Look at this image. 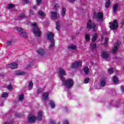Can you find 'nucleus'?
Segmentation results:
<instances>
[{"label": "nucleus", "mask_w": 124, "mask_h": 124, "mask_svg": "<svg viewBox=\"0 0 124 124\" xmlns=\"http://www.w3.org/2000/svg\"><path fill=\"white\" fill-rule=\"evenodd\" d=\"M70 0V1H71V2H72V1H75V0Z\"/></svg>", "instance_id": "52"}, {"label": "nucleus", "mask_w": 124, "mask_h": 124, "mask_svg": "<svg viewBox=\"0 0 124 124\" xmlns=\"http://www.w3.org/2000/svg\"><path fill=\"white\" fill-rule=\"evenodd\" d=\"M102 56L104 59H108L109 57V55L106 51H103Z\"/></svg>", "instance_id": "17"}, {"label": "nucleus", "mask_w": 124, "mask_h": 124, "mask_svg": "<svg viewBox=\"0 0 124 124\" xmlns=\"http://www.w3.org/2000/svg\"><path fill=\"white\" fill-rule=\"evenodd\" d=\"M30 2V0H23V3L26 4V3H29Z\"/></svg>", "instance_id": "44"}, {"label": "nucleus", "mask_w": 124, "mask_h": 124, "mask_svg": "<svg viewBox=\"0 0 124 124\" xmlns=\"http://www.w3.org/2000/svg\"><path fill=\"white\" fill-rule=\"evenodd\" d=\"M24 99V94H21L19 96V100L20 101L23 100Z\"/></svg>", "instance_id": "36"}, {"label": "nucleus", "mask_w": 124, "mask_h": 124, "mask_svg": "<svg viewBox=\"0 0 124 124\" xmlns=\"http://www.w3.org/2000/svg\"><path fill=\"white\" fill-rule=\"evenodd\" d=\"M36 1L37 2V4L38 6V5H39L41 2V0H36Z\"/></svg>", "instance_id": "43"}, {"label": "nucleus", "mask_w": 124, "mask_h": 124, "mask_svg": "<svg viewBox=\"0 0 124 124\" xmlns=\"http://www.w3.org/2000/svg\"><path fill=\"white\" fill-rule=\"evenodd\" d=\"M1 96L3 98L7 97L8 96V93L4 92L2 93Z\"/></svg>", "instance_id": "33"}, {"label": "nucleus", "mask_w": 124, "mask_h": 124, "mask_svg": "<svg viewBox=\"0 0 124 124\" xmlns=\"http://www.w3.org/2000/svg\"><path fill=\"white\" fill-rule=\"evenodd\" d=\"M38 14L40 16H41V17H45V13L42 11H39Z\"/></svg>", "instance_id": "27"}, {"label": "nucleus", "mask_w": 124, "mask_h": 124, "mask_svg": "<svg viewBox=\"0 0 124 124\" xmlns=\"http://www.w3.org/2000/svg\"><path fill=\"white\" fill-rule=\"evenodd\" d=\"M89 70H90V69L87 66L85 67L83 69V71L86 75L89 74Z\"/></svg>", "instance_id": "22"}, {"label": "nucleus", "mask_w": 124, "mask_h": 124, "mask_svg": "<svg viewBox=\"0 0 124 124\" xmlns=\"http://www.w3.org/2000/svg\"><path fill=\"white\" fill-rule=\"evenodd\" d=\"M33 9H37V5L34 6L33 7Z\"/></svg>", "instance_id": "49"}, {"label": "nucleus", "mask_w": 124, "mask_h": 124, "mask_svg": "<svg viewBox=\"0 0 124 124\" xmlns=\"http://www.w3.org/2000/svg\"><path fill=\"white\" fill-rule=\"evenodd\" d=\"M15 5L13 4H9L8 6H7V8H9V9H11V8H13V7H14Z\"/></svg>", "instance_id": "35"}, {"label": "nucleus", "mask_w": 124, "mask_h": 124, "mask_svg": "<svg viewBox=\"0 0 124 124\" xmlns=\"http://www.w3.org/2000/svg\"><path fill=\"white\" fill-rule=\"evenodd\" d=\"M51 17L52 19L56 20V19L58 18V13H57L56 12L51 11Z\"/></svg>", "instance_id": "13"}, {"label": "nucleus", "mask_w": 124, "mask_h": 124, "mask_svg": "<svg viewBox=\"0 0 124 124\" xmlns=\"http://www.w3.org/2000/svg\"><path fill=\"white\" fill-rule=\"evenodd\" d=\"M58 73L59 74V78L61 79V81L62 79L65 78V77L63 76H66V73L65 71L63 68H60L58 69Z\"/></svg>", "instance_id": "4"}, {"label": "nucleus", "mask_w": 124, "mask_h": 124, "mask_svg": "<svg viewBox=\"0 0 124 124\" xmlns=\"http://www.w3.org/2000/svg\"><path fill=\"white\" fill-rule=\"evenodd\" d=\"M17 31H19V34L21 37H24V38H27V32L23 31L22 28H17Z\"/></svg>", "instance_id": "7"}, {"label": "nucleus", "mask_w": 124, "mask_h": 124, "mask_svg": "<svg viewBox=\"0 0 124 124\" xmlns=\"http://www.w3.org/2000/svg\"><path fill=\"white\" fill-rule=\"evenodd\" d=\"M82 66V61H76L71 66V68H77Z\"/></svg>", "instance_id": "8"}, {"label": "nucleus", "mask_w": 124, "mask_h": 124, "mask_svg": "<svg viewBox=\"0 0 124 124\" xmlns=\"http://www.w3.org/2000/svg\"><path fill=\"white\" fill-rule=\"evenodd\" d=\"M19 16L20 18H24L25 17V14L20 15Z\"/></svg>", "instance_id": "47"}, {"label": "nucleus", "mask_w": 124, "mask_h": 124, "mask_svg": "<svg viewBox=\"0 0 124 124\" xmlns=\"http://www.w3.org/2000/svg\"><path fill=\"white\" fill-rule=\"evenodd\" d=\"M65 112H67V111H68L67 109V108H65Z\"/></svg>", "instance_id": "51"}, {"label": "nucleus", "mask_w": 124, "mask_h": 124, "mask_svg": "<svg viewBox=\"0 0 124 124\" xmlns=\"http://www.w3.org/2000/svg\"><path fill=\"white\" fill-rule=\"evenodd\" d=\"M43 91H44V88H39L38 90H37V92L38 93H41L42 92H43Z\"/></svg>", "instance_id": "40"}, {"label": "nucleus", "mask_w": 124, "mask_h": 124, "mask_svg": "<svg viewBox=\"0 0 124 124\" xmlns=\"http://www.w3.org/2000/svg\"><path fill=\"white\" fill-rule=\"evenodd\" d=\"M68 49H71L72 50H76L77 47L76 46L74 45H70L68 46Z\"/></svg>", "instance_id": "21"}, {"label": "nucleus", "mask_w": 124, "mask_h": 124, "mask_svg": "<svg viewBox=\"0 0 124 124\" xmlns=\"http://www.w3.org/2000/svg\"><path fill=\"white\" fill-rule=\"evenodd\" d=\"M90 47L92 49H95V48H96V44L94 43H92L90 45Z\"/></svg>", "instance_id": "26"}, {"label": "nucleus", "mask_w": 124, "mask_h": 124, "mask_svg": "<svg viewBox=\"0 0 124 124\" xmlns=\"http://www.w3.org/2000/svg\"><path fill=\"white\" fill-rule=\"evenodd\" d=\"M55 35L52 32H49L47 34V39L50 41V44L49 45V49H53L54 46H55V40H54V37Z\"/></svg>", "instance_id": "1"}, {"label": "nucleus", "mask_w": 124, "mask_h": 124, "mask_svg": "<svg viewBox=\"0 0 124 124\" xmlns=\"http://www.w3.org/2000/svg\"><path fill=\"white\" fill-rule=\"evenodd\" d=\"M111 5V2H110V0H107V2L105 4V7H109Z\"/></svg>", "instance_id": "25"}, {"label": "nucleus", "mask_w": 124, "mask_h": 124, "mask_svg": "<svg viewBox=\"0 0 124 124\" xmlns=\"http://www.w3.org/2000/svg\"><path fill=\"white\" fill-rule=\"evenodd\" d=\"M63 86H65L67 89H70L71 88L74 84V82H73V80L72 79H68L67 80H65V78L64 79H62L61 80Z\"/></svg>", "instance_id": "2"}, {"label": "nucleus", "mask_w": 124, "mask_h": 124, "mask_svg": "<svg viewBox=\"0 0 124 124\" xmlns=\"http://www.w3.org/2000/svg\"><path fill=\"white\" fill-rule=\"evenodd\" d=\"M35 120H36V118L33 115H30L28 116L29 123H34Z\"/></svg>", "instance_id": "12"}, {"label": "nucleus", "mask_w": 124, "mask_h": 124, "mask_svg": "<svg viewBox=\"0 0 124 124\" xmlns=\"http://www.w3.org/2000/svg\"><path fill=\"white\" fill-rule=\"evenodd\" d=\"M118 4H115L113 6V12L115 13L117 12V10H118Z\"/></svg>", "instance_id": "24"}, {"label": "nucleus", "mask_w": 124, "mask_h": 124, "mask_svg": "<svg viewBox=\"0 0 124 124\" xmlns=\"http://www.w3.org/2000/svg\"><path fill=\"white\" fill-rule=\"evenodd\" d=\"M37 52L38 54L40 56H43V55L45 54V52H44V50H43V49L42 48H39V49H38Z\"/></svg>", "instance_id": "16"}, {"label": "nucleus", "mask_w": 124, "mask_h": 124, "mask_svg": "<svg viewBox=\"0 0 124 124\" xmlns=\"http://www.w3.org/2000/svg\"><path fill=\"white\" fill-rule=\"evenodd\" d=\"M43 100H46L47 99H48V97H49V93H48L47 92H46L45 93H44L43 94Z\"/></svg>", "instance_id": "15"}, {"label": "nucleus", "mask_w": 124, "mask_h": 124, "mask_svg": "<svg viewBox=\"0 0 124 124\" xmlns=\"http://www.w3.org/2000/svg\"><path fill=\"white\" fill-rule=\"evenodd\" d=\"M29 13L30 16H32V15H34V12L33 11V10H32V9L30 10Z\"/></svg>", "instance_id": "37"}, {"label": "nucleus", "mask_w": 124, "mask_h": 124, "mask_svg": "<svg viewBox=\"0 0 124 124\" xmlns=\"http://www.w3.org/2000/svg\"><path fill=\"white\" fill-rule=\"evenodd\" d=\"M17 117H19V115H16Z\"/></svg>", "instance_id": "54"}, {"label": "nucleus", "mask_w": 124, "mask_h": 124, "mask_svg": "<svg viewBox=\"0 0 124 124\" xmlns=\"http://www.w3.org/2000/svg\"><path fill=\"white\" fill-rule=\"evenodd\" d=\"M90 82V78H86L84 79V84H88Z\"/></svg>", "instance_id": "38"}, {"label": "nucleus", "mask_w": 124, "mask_h": 124, "mask_svg": "<svg viewBox=\"0 0 124 124\" xmlns=\"http://www.w3.org/2000/svg\"><path fill=\"white\" fill-rule=\"evenodd\" d=\"M85 39L87 41H90V40H91V38L90 37V35H89V34H85Z\"/></svg>", "instance_id": "32"}, {"label": "nucleus", "mask_w": 124, "mask_h": 124, "mask_svg": "<svg viewBox=\"0 0 124 124\" xmlns=\"http://www.w3.org/2000/svg\"><path fill=\"white\" fill-rule=\"evenodd\" d=\"M63 124H68V121L64 120L63 122Z\"/></svg>", "instance_id": "48"}, {"label": "nucleus", "mask_w": 124, "mask_h": 124, "mask_svg": "<svg viewBox=\"0 0 124 124\" xmlns=\"http://www.w3.org/2000/svg\"><path fill=\"white\" fill-rule=\"evenodd\" d=\"M42 111L40 110L38 112V116L37 117V120H38V121H41V120L42 119Z\"/></svg>", "instance_id": "14"}, {"label": "nucleus", "mask_w": 124, "mask_h": 124, "mask_svg": "<svg viewBox=\"0 0 124 124\" xmlns=\"http://www.w3.org/2000/svg\"><path fill=\"white\" fill-rule=\"evenodd\" d=\"M32 86H33V83H32V81H31L29 82L28 85V89L31 91L32 89Z\"/></svg>", "instance_id": "23"}, {"label": "nucleus", "mask_w": 124, "mask_h": 124, "mask_svg": "<svg viewBox=\"0 0 124 124\" xmlns=\"http://www.w3.org/2000/svg\"><path fill=\"white\" fill-rule=\"evenodd\" d=\"M121 24H122V25H124V20H123L121 22Z\"/></svg>", "instance_id": "50"}, {"label": "nucleus", "mask_w": 124, "mask_h": 124, "mask_svg": "<svg viewBox=\"0 0 124 124\" xmlns=\"http://www.w3.org/2000/svg\"><path fill=\"white\" fill-rule=\"evenodd\" d=\"M109 28L112 31L117 30L118 29V21L116 20H114L112 23L109 22Z\"/></svg>", "instance_id": "5"}, {"label": "nucleus", "mask_w": 124, "mask_h": 124, "mask_svg": "<svg viewBox=\"0 0 124 124\" xmlns=\"http://www.w3.org/2000/svg\"><path fill=\"white\" fill-rule=\"evenodd\" d=\"M120 89L123 93H124V86H121Z\"/></svg>", "instance_id": "42"}, {"label": "nucleus", "mask_w": 124, "mask_h": 124, "mask_svg": "<svg viewBox=\"0 0 124 124\" xmlns=\"http://www.w3.org/2000/svg\"><path fill=\"white\" fill-rule=\"evenodd\" d=\"M108 73H109V74H112V73L114 72V69L112 68H110L108 70Z\"/></svg>", "instance_id": "34"}, {"label": "nucleus", "mask_w": 124, "mask_h": 124, "mask_svg": "<svg viewBox=\"0 0 124 124\" xmlns=\"http://www.w3.org/2000/svg\"><path fill=\"white\" fill-rule=\"evenodd\" d=\"M49 124H55V122H54V121H53V120H49Z\"/></svg>", "instance_id": "45"}, {"label": "nucleus", "mask_w": 124, "mask_h": 124, "mask_svg": "<svg viewBox=\"0 0 124 124\" xmlns=\"http://www.w3.org/2000/svg\"><path fill=\"white\" fill-rule=\"evenodd\" d=\"M8 45H12V41H9L8 42Z\"/></svg>", "instance_id": "46"}, {"label": "nucleus", "mask_w": 124, "mask_h": 124, "mask_svg": "<svg viewBox=\"0 0 124 124\" xmlns=\"http://www.w3.org/2000/svg\"><path fill=\"white\" fill-rule=\"evenodd\" d=\"M97 37V34H94L93 35V38H92V42H94L96 40V38Z\"/></svg>", "instance_id": "31"}, {"label": "nucleus", "mask_w": 124, "mask_h": 124, "mask_svg": "<svg viewBox=\"0 0 124 124\" xmlns=\"http://www.w3.org/2000/svg\"><path fill=\"white\" fill-rule=\"evenodd\" d=\"M113 81L115 84H118L119 83V78H118V77L117 76H114L113 77Z\"/></svg>", "instance_id": "19"}, {"label": "nucleus", "mask_w": 124, "mask_h": 124, "mask_svg": "<svg viewBox=\"0 0 124 124\" xmlns=\"http://www.w3.org/2000/svg\"><path fill=\"white\" fill-rule=\"evenodd\" d=\"M8 90H9L10 91H12V89H13V87L12 86V85L10 84L7 86Z\"/></svg>", "instance_id": "39"}, {"label": "nucleus", "mask_w": 124, "mask_h": 124, "mask_svg": "<svg viewBox=\"0 0 124 124\" xmlns=\"http://www.w3.org/2000/svg\"><path fill=\"white\" fill-rule=\"evenodd\" d=\"M32 26L33 27L32 31L34 34H35L36 36H40V35H41V31H40V29H39L38 26H37L36 22L32 23Z\"/></svg>", "instance_id": "3"}, {"label": "nucleus", "mask_w": 124, "mask_h": 124, "mask_svg": "<svg viewBox=\"0 0 124 124\" xmlns=\"http://www.w3.org/2000/svg\"><path fill=\"white\" fill-rule=\"evenodd\" d=\"M66 12V10L64 8H63L62 9V13H61V16L62 17H64V16H65Z\"/></svg>", "instance_id": "20"}, {"label": "nucleus", "mask_w": 124, "mask_h": 124, "mask_svg": "<svg viewBox=\"0 0 124 124\" xmlns=\"http://www.w3.org/2000/svg\"><path fill=\"white\" fill-rule=\"evenodd\" d=\"M16 75H26L27 73L25 72L21 71H17L15 73Z\"/></svg>", "instance_id": "18"}, {"label": "nucleus", "mask_w": 124, "mask_h": 124, "mask_svg": "<svg viewBox=\"0 0 124 124\" xmlns=\"http://www.w3.org/2000/svg\"><path fill=\"white\" fill-rule=\"evenodd\" d=\"M94 16L96 19L100 20V21H102L103 19V14L102 13H95L94 15Z\"/></svg>", "instance_id": "9"}, {"label": "nucleus", "mask_w": 124, "mask_h": 124, "mask_svg": "<svg viewBox=\"0 0 124 124\" xmlns=\"http://www.w3.org/2000/svg\"><path fill=\"white\" fill-rule=\"evenodd\" d=\"M108 41H109V38L108 37L106 38L105 42V45H107L108 44Z\"/></svg>", "instance_id": "41"}, {"label": "nucleus", "mask_w": 124, "mask_h": 124, "mask_svg": "<svg viewBox=\"0 0 124 124\" xmlns=\"http://www.w3.org/2000/svg\"><path fill=\"white\" fill-rule=\"evenodd\" d=\"M61 28V24H60V21H57L56 22V30H57V31H59V30H60V28Z\"/></svg>", "instance_id": "28"}, {"label": "nucleus", "mask_w": 124, "mask_h": 124, "mask_svg": "<svg viewBox=\"0 0 124 124\" xmlns=\"http://www.w3.org/2000/svg\"><path fill=\"white\" fill-rule=\"evenodd\" d=\"M28 67H30V66H29V65H28Z\"/></svg>", "instance_id": "53"}, {"label": "nucleus", "mask_w": 124, "mask_h": 124, "mask_svg": "<svg viewBox=\"0 0 124 124\" xmlns=\"http://www.w3.org/2000/svg\"><path fill=\"white\" fill-rule=\"evenodd\" d=\"M100 85L101 87H104L106 85V82L105 80H101L100 82Z\"/></svg>", "instance_id": "30"}, {"label": "nucleus", "mask_w": 124, "mask_h": 124, "mask_svg": "<svg viewBox=\"0 0 124 124\" xmlns=\"http://www.w3.org/2000/svg\"><path fill=\"white\" fill-rule=\"evenodd\" d=\"M49 105L51 106V108H55V103L52 101H49Z\"/></svg>", "instance_id": "29"}, {"label": "nucleus", "mask_w": 124, "mask_h": 124, "mask_svg": "<svg viewBox=\"0 0 124 124\" xmlns=\"http://www.w3.org/2000/svg\"><path fill=\"white\" fill-rule=\"evenodd\" d=\"M120 45H121V42L118 41L116 44H114V48H112V53H116L118 49H119V47H120Z\"/></svg>", "instance_id": "10"}, {"label": "nucleus", "mask_w": 124, "mask_h": 124, "mask_svg": "<svg viewBox=\"0 0 124 124\" xmlns=\"http://www.w3.org/2000/svg\"><path fill=\"white\" fill-rule=\"evenodd\" d=\"M87 29H91L93 31L96 30V25L94 23L92 22V20H90L87 22Z\"/></svg>", "instance_id": "6"}, {"label": "nucleus", "mask_w": 124, "mask_h": 124, "mask_svg": "<svg viewBox=\"0 0 124 124\" xmlns=\"http://www.w3.org/2000/svg\"><path fill=\"white\" fill-rule=\"evenodd\" d=\"M6 67H10L12 69H15V68H17V67H18V64H17V63L15 62H14L11 64H8V65H6Z\"/></svg>", "instance_id": "11"}]
</instances>
